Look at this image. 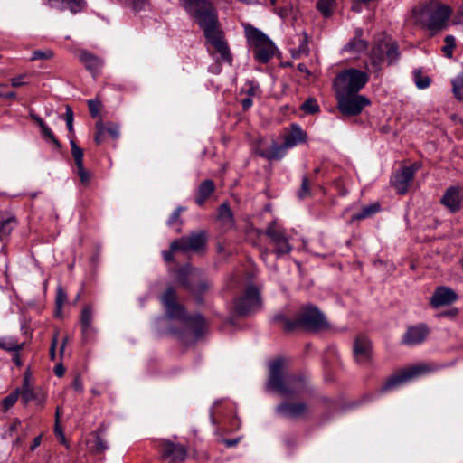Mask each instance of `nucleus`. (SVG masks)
<instances>
[{
    "label": "nucleus",
    "mask_w": 463,
    "mask_h": 463,
    "mask_svg": "<svg viewBox=\"0 0 463 463\" xmlns=\"http://www.w3.org/2000/svg\"><path fill=\"white\" fill-rule=\"evenodd\" d=\"M21 401L24 405H27L30 402H34L36 405L43 407L46 401V392L41 387H35L32 383V374L26 371L24 375L23 383L20 388Z\"/></svg>",
    "instance_id": "obj_12"
},
{
    "label": "nucleus",
    "mask_w": 463,
    "mask_h": 463,
    "mask_svg": "<svg viewBox=\"0 0 463 463\" xmlns=\"http://www.w3.org/2000/svg\"><path fill=\"white\" fill-rule=\"evenodd\" d=\"M181 6L203 29V33L219 25L216 8L208 0H180Z\"/></svg>",
    "instance_id": "obj_3"
},
{
    "label": "nucleus",
    "mask_w": 463,
    "mask_h": 463,
    "mask_svg": "<svg viewBox=\"0 0 463 463\" xmlns=\"http://www.w3.org/2000/svg\"><path fill=\"white\" fill-rule=\"evenodd\" d=\"M309 194H310V189H309L308 178L307 176H303L301 187L298 191V197L300 199H303V198L307 197Z\"/></svg>",
    "instance_id": "obj_44"
},
{
    "label": "nucleus",
    "mask_w": 463,
    "mask_h": 463,
    "mask_svg": "<svg viewBox=\"0 0 463 463\" xmlns=\"http://www.w3.org/2000/svg\"><path fill=\"white\" fill-rule=\"evenodd\" d=\"M31 118L38 124L39 127L43 126L44 124L43 120L36 114L31 112L30 113Z\"/></svg>",
    "instance_id": "obj_61"
},
{
    "label": "nucleus",
    "mask_w": 463,
    "mask_h": 463,
    "mask_svg": "<svg viewBox=\"0 0 463 463\" xmlns=\"http://www.w3.org/2000/svg\"><path fill=\"white\" fill-rule=\"evenodd\" d=\"M108 449V445L104 439H102L99 435L95 437V446L94 450L96 452H103Z\"/></svg>",
    "instance_id": "obj_50"
},
{
    "label": "nucleus",
    "mask_w": 463,
    "mask_h": 463,
    "mask_svg": "<svg viewBox=\"0 0 463 463\" xmlns=\"http://www.w3.org/2000/svg\"><path fill=\"white\" fill-rule=\"evenodd\" d=\"M67 301V295L66 293L64 292V290L61 288V287H59L57 288V292H56V299H55V303H56V316H60L61 314V309H62V306L63 304Z\"/></svg>",
    "instance_id": "obj_39"
},
{
    "label": "nucleus",
    "mask_w": 463,
    "mask_h": 463,
    "mask_svg": "<svg viewBox=\"0 0 463 463\" xmlns=\"http://www.w3.org/2000/svg\"><path fill=\"white\" fill-rule=\"evenodd\" d=\"M24 346V344H20L14 338H1L0 339V348L5 351H20Z\"/></svg>",
    "instance_id": "obj_34"
},
{
    "label": "nucleus",
    "mask_w": 463,
    "mask_h": 463,
    "mask_svg": "<svg viewBox=\"0 0 463 463\" xmlns=\"http://www.w3.org/2000/svg\"><path fill=\"white\" fill-rule=\"evenodd\" d=\"M26 74H21L17 77L12 78L10 80L11 86L14 88H19L26 85V82L23 80L24 78H26Z\"/></svg>",
    "instance_id": "obj_51"
},
{
    "label": "nucleus",
    "mask_w": 463,
    "mask_h": 463,
    "mask_svg": "<svg viewBox=\"0 0 463 463\" xmlns=\"http://www.w3.org/2000/svg\"><path fill=\"white\" fill-rule=\"evenodd\" d=\"M457 299L458 295L452 288L444 286L439 287L430 298V305L435 308H439L450 305Z\"/></svg>",
    "instance_id": "obj_20"
},
{
    "label": "nucleus",
    "mask_w": 463,
    "mask_h": 463,
    "mask_svg": "<svg viewBox=\"0 0 463 463\" xmlns=\"http://www.w3.org/2000/svg\"><path fill=\"white\" fill-rule=\"evenodd\" d=\"M265 234L270 239L277 257L289 254L292 251L293 247L289 242V236L286 230L276 222L268 225Z\"/></svg>",
    "instance_id": "obj_10"
},
{
    "label": "nucleus",
    "mask_w": 463,
    "mask_h": 463,
    "mask_svg": "<svg viewBox=\"0 0 463 463\" xmlns=\"http://www.w3.org/2000/svg\"><path fill=\"white\" fill-rule=\"evenodd\" d=\"M415 171L416 169L412 165L405 166L393 175L392 183L399 194H404L408 192L409 185L414 178Z\"/></svg>",
    "instance_id": "obj_19"
},
{
    "label": "nucleus",
    "mask_w": 463,
    "mask_h": 463,
    "mask_svg": "<svg viewBox=\"0 0 463 463\" xmlns=\"http://www.w3.org/2000/svg\"><path fill=\"white\" fill-rule=\"evenodd\" d=\"M261 307L260 289L255 286H248L244 294L235 300L234 308L238 315L245 316L257 311Z\"/></svg>",
    "instance_id": "obj_11"
},
{
    "label": "nucleus",
    "mask_w": 463,
    "mask_h": 463,
    "mask_svg": "<svg viewBox=\"0 0 463 463\" xmlns=\"http://www.w3.org/2000/svg\"><path fill=\"white\" fill-rule=\"evenodd\" d=\"M20 396V392L16 388L14 391H13L9 395H7L2 402L3 407L5 411H7L12 406L14 405V403L17 402L18 398Z\"/></svg>",
    "instance_id": "obj_40"
},
{
    "label": "nucleus",
    "mask_w": 463,
    "mask_h": 463,
    "mask_svg": "<svg viewBox=\"0 0 463 463\" xmlns=\"http://www.w3.org/2000/svg\"><path fill=\"white\" fill-rule=\"evenodd\" d=\"M443 366L434 364L420 363L411 365L391 376L382 386V392L394 390L407 382L431 373Z\"/></svg>",
    "instance_id": "obj_6"
},
{
    "label": "nucleus",
    "mask_w": 463,
    "mask_h": 463,
    "mask_svg": "<svg viewBox=\"0 0 463 463\" xmlns=\"http://www.w3.org/2000/svg\"><path fill=\"white\" fill-rule=\"evenodd\" d=\"M94 312L91 306H85L80 313V322L81 326V334L84 340H88L96 329L93 326Z\"/></svg>",
    "instance_id": "obj_22"
},
{
    "label": "nucleus",
    "mask_w": 463,
    "mask_h": 463,
    "mask_svg": "<svg viewBox=\"0 0 463 463\" xmlns=\"http://www.w3.org/2000/svg\"><path fill=\"white\" fill-rule=\"evenodd\" d=\"M445 45L442 47L444 55L448 58H451L453 55V50L456 46V40L452 35H447L444 39Z\"/></svg>",
    "instance_id": "obj_37"
},
{
    "label": "nucleus",
    "mask_w": 463,
    "mask_h": 463,
    "mask_svg": "<svg viewBox=\"0 0 463 463\" xmlns=\"http://www.w3.org/2000/svg\"><path fill=\"white\" fill-rule=\"evenodd\" d=\"M413 78L416 86L420 90L426 89L430 85V78L427 75H423L419 69L414 71Z\"/></svg>",
    "instance_id": "obj_35"
},
{
    "label": "nucleus",
    "mask_w": 463,
    "mask_h": 463,
    "mask_svg": "<svg viewBox=\"0 0 463 463\" xmlns=\"http://www.w3.org/2000/svg\"><path fill=\"white\" fill-rule=\"evenodd\" d=\"M252 104L253 102L250 97L245 98L241 100V106L244 110L249 109Z\"/></svg>",
    "instance_id": "obj_58"
},
{
    "label": "nucleus",
    "mask_w": 463,
    "mask_h": 463,
    "mask_svg": "<svg viewBox=\"0 0 463 463\" xmlns=\"http://www.w3.org/2000/svg\"><path fill=\"white\" fill-rule=\"evenodd\" d=\"M203 33L207 43H210L219 53L221 61L231 63L232 55L227 43L223 40V34L222 32L219 29V25L213 29L207 30Z\"/></svg>",
    "instance_id": "obj_15"
},
{
    "label": "nucleus",
    "mask_w": 463,
    "mask_h": 463,
    "mask_svg": "<svg viewBox=\"0 0 463 463\" xmlns=\"http://www.w3.org/2000/svg\"><path fill=\"white\" fill-rule=\"evenodd\" d=\"M184 211V208L183 207H177L173 213L172 214L170 215L168 221H167V224L169 226L176 223V222H180V215L182 213V212Z\"/></svg>",
    "instance_id": "obj_47"
},
{
    "label": "nucleus",
    "mask_w": 463,
    "mask_h": 463,
    "mask_svg": "<svg viewBox=\"0 0 463 463\" xmlns=\"http://www.w3.org/2000/svg\"><path fill=\"white\" fill-rule=\"evenodd\" d=\"M363 33V29L356 28L354 38L345 44L344 51L351 53H360L365 51L368 47V43L362 38Z\"/></svg>",
    "instance_id": "obj_24"
},
{
    "label": "nucleus",
    "mask_w": 463,
    "mask_h": 463,
    "mask_svg": "<svg viewBox=\"0 0 463 463\" xmlns=\"http://www.w3.org/2000/svg\"><path fill=\"white\" fill-rule=\"evenodd\" d=\"M353 354L358 364H365L370 361L372 356V344L365 335H360L355 338Z\"/></svg>",
    "instance_id": "obj_18"
},
{
    "label": "nucleus",
    "mask_w": 463,
    "mask_h": 463,
    "mask_svg": "<svg viewBox=\"0 0 463 463\" xmlns=\"http://www.w3.org/2000/svg\"><path fill=\"white\" fill-rule=\"evenodd\" d=\"M337 109L344 116H356L370 105V100L358 93H335Z\"/></svg>",
    "instance_id": "obj_9"
},
{
    "label": "nucleus",
    "mask_w": 463,
    "mask_h": 463,
    "mask_svg": "<svg viewBox=\"0 0 463 463\" xmlns=\"http://www.w3.org/2000/svg\"><path fill=\"white\" fill-rule=\"evenodd\" d=\"M88 107H89L90 113L93 118H96L99 116L100 107H101V104L99 100H95V99L88 100Z\"/></svg>",
    "instance_id": "obj_45"
},
{
    "label": "nucleus",
    "mask_w": 463,
    "mask_h": 463,
    "mask_svg": "<svg viewBox=\"0 0 463 463\" xmlns=\"http://www.w3.org/2000/svg\"><path fill=\"white\" fill-rule=\"evenodd\" d=\"M260 92L259 86L251 84L250 87L248 89L247 93L249 96H255Z\"/></svg>",
    "instance_id": "obj_59"
},
{
    "label": "nucleus",
    "mask_w": 463,
    "mask_h": 463,
    "mask_svg": "<svg viewBox=\"0 0 463 463\" xmlns=\"http://www.w3.org/2000/svg\"><path fill=\"white\" fill-rule=\"evenodd\" d=\"M42 134L43 137L47 139H49L55 146L60 147L61 145L58 141V139L53 135L52 129L44 123L43 126L40 127Z\"/></svg>",
    "instance_id": "obj_42"
},
{
    "label": "nucleus",
    "mask_w": 463,
    "mask_h": 463,
    "mask_svg": "<svg viewBox=\"0 0 463 463\" xmlns=\"http://www.w3.org/2000/svg\"><path fill=\"white\" fill-rule=\"evenodd\" d=\"M273 321L287 332H292L298 328L308 330H319L326 326V318L317 308L313 306L303 307L295 319H288L283 314H276Z\"/></svg>",
    "instance_id": "obj_2"
},
{
    "label": "nucleus",
    "mask_w": 463,
    "mask_h": 463,
    "mask_svg": "<svg viewBox=\"0 0 463 463\" xmlns=\"http://www.w3.org/2000/svg\"><path fill=\"white\" fill-rule=\"evenodd\" d=\"M430 329L425 324L408 326L402 335V342L405 345L413 346L422 344L428 337Z\"/></svg>",
    "instance_id": "obj_16"
},
{
    "label": "nucleus",
    "mask_w": 463,
    "mask_h": 463,
    "mask_svg": "<svg viewBox=\"0 0 463 463\" xmlns=\"http://www.w3.org/2000/svg\"><path fill=\"white\" fill-rule=\"evenodd\" d=\"M206 245V233L203 231L193 232L189 236L182 237L172 241L173 250H180L182 252L203 250Z\"/></svg>",
    "instance_id": "obj_13"
},
{
    "label": "nucleus",
    "mask_w": 463,
    "mask_h": 463,
    "mask_svg": "<svg viewBox=\"0 0 463 463\" xmlns=\"http://www.w3.org/2000/svg\"><path fill=\"white\" fill-rule=\"evenodd\" d=\"M451 14L447 5H439L436 8L426 7L420 12L417 22L421 23L433 35L446 27V23Z\"/></svg>",
    "instance_id": "obj_8"
},
{
    "label": "nucleus",
    "mask_w": 463,
    "mask_h": 463,
    "mask_svg": "<svg viewBox=\"0 0 463 463\" xmlns=\"http://www.w3.org/2000/svg\"><path fill=\"white\" fill-rule=\"evenodd\" d=\"M335 6V0H318L317 3V9L325 18L332 15Z\"/></svg>",
    "instance_id": "obj_33"
},
{
    "label": "nucleus",
    "mask_w": 463,
    "mask_h": 463,
    "mask_svg": "<svg viewBox=\"0 0 463 463\" xmlns=\"http://www.w3.org/2000/svg\"><path fill=\"white\" fill-rule=\"evenodd\" d=\"M64 119L66 121V125H67L68 130L70 132H72L73 131V112H72L71 109L69 106L66 107V112H65V115H64Z\"/></svg>",
    "instance_id": "obj_48"
},
{
    "label": "nucleus",
    "mask_w": 463,
    "mask_h": 463,
    "mask_svg": "<svg viewBox=\"0 0 463 463\" xmlns=\"http://www.w3.org/2000/svg\"><path fill=\"white\" fill-rule=\"evenodd\" d=\"M175 251H180V250H173L172 249V243H171L169 250H165V251L162 252V255H163V258H164L165 261H166V262L174 261V253Z\"/></svg>",
    "instance_id": "obj_53"
},
{
    "label": "nucleus",
    "mask_w": 463,
    "mask_h": 463,
    "mask_svg": "<svg viewBox=\"0 0 463 463\" xmlns=\"http://www.w3.org/2000/svg\"><path fill=\"white\" fill-rule=\"evenodd\" d=\"M64 372L65 370L62 365L60 364L55 367V374L57 376L61 377L64 374Z\"/></svg>",
    "instance_id": "obj_63"
},
{
    "label": "nucleus",
    "mask_w": 463,
    "mask_h": 463,
    "mask_svg": "<svg viewBox=\"0 0 463 463\" xmlns=\"http://www.w3.org/2000/svg\"><path fill=\"white\" fill-rule=\"evenodd\" d=\"M71 146V155L73 156L75 165H76V174L79 176L80 183L87 186L90 184L91 180V173L85 169L83 165V150L80 148L74 140H71L70 142Z\"/></svg>",
    "instance_id": "obj_17"
},
{
    "label": "nucleus",
    "mask_w": 463,
    "mask_h": 463,
    "mask_svg": "<svg viewBox=\"0 0 463 463\" xmlns=\"http://www.w3.org/2000/svg\"><path fill=\"white\" fill-rule=\"evenodd\" d=\"M369 74L354 68H348L337 73L333 81L335 93H359L368 83Z\"/></svg>",
    "instance_id": "obj_5"
},
{
    "label": "nucleus",
    "mask_w": 463,
    "mask_h": 463,
    "mask_svg": "<svg viewBox=\"0 0 463 463\" xmlns=\"http://www.w3.org/2000/svg\"><path fill=\"white\" fill-rule=\"evenodd\" d=\"M307 141V133L297 124L291 125L290 131L284 137L287 148L298 146Z\"/></svg>",
    "instance_id": "obj_23"
},
{
    "label": "nucleus",
    "mask_w": 463,
    "mask_h": 463,
    "mask_svg": "<svg viewBox=\"0 0 463 463\" xmlns=\"http://www.w3.org/2000/svg\"><path fill=\"white\" fill-rule=\"evenodd\" d=\"M380 211V204L378 203H373L372 204L366 205L363 207V209L358 213L352 216V221L355 220H363L367 217L373 215L374 213Z\"/></svg>",
    "instance_id": "obj_32"
},
{
    "label": "nucleus",
    "mask_w": 463,
    "mask_h": 463,
    "mask_svg": "<svg viewBox=\"0 0 463 463\" xmlns=\"http://www.w3.org/2000/svg\"><path fill=\"white\" fill-rule=\"evenodd\" d=\"M126 4L131 5L134 9H142L146 0H124Z\"/></svg>",
    "instance_id": "obj_54"
},
{
    "label": "nucleus",
    "mask_w": 463,
    "mask_h": 463,
    "mask_svg": "<svg viewBox=\"0 0 463 463\" xmlns=\"http://www.w3.org/2000/svg\"><path fill=\"white\" fill-rule=\"evenodd\" d=\"M387 49V42H382L373 47L370 54L373 65L379 66L384 61Z\"/></svg>",
    "instance_id": "obj_29"
},
{
    "label": "nucleus",
    "mask_w": 463,
    "mask_h": 463,
    "mask_svg": "<svg viewBox=\"0 0 463 463\" xmlns=\"http://www.w3.org/2000/svg\"><path fill=\"white\" fill-rule=\"evenodd\" d=\"M105 131L107 136L111 137L113 139L119 137V126L115 123H108L105 125Z\"/></svg>",
    "instance_id": "obj_43"
},
{
    "label": "nucleus",
    "mask_w": 463,
    "mask_h": 463,
    "mask_svg": "<svg viewBox=\"0 0 463 463\" xmlns=\"http://www.w3.org/2000/svg\"><path fill=\"white\" fill-rule=\"evenodd\" d=\"M244 29L246 38L253 47L255 59L262 63H267L274 55L273 43L260 30L250 24L245 25Z\"/></svg>",
    "instance_id": "obj_7"
},
{
    "label": "nucleus",
    "mask_w": 463,
    "mask_h": 463,
    "mask_svg": "<svg viewBox=\"0 0 463 463\" xmlns=\"http://www.w3.org/2000/svg\"><path fill=\"white\" fill-rule=\"evenodd\" d=\"M223 442L226 445V447L232 448V447H235L238 444L239 439H224Z\"/></svg>",
    "instance_id": "obj_62"
},
{
    "label": "nucleus",
    "mask_w": 463,
    "mask_h": 463,
    "mask_svg": "<svg viewBox=\"0 0 463 463\" xmlns=\"http://www.w3.org/2000/svg\"><path fill=\"white\" fill-rule=\"evenodd\" d=\"M17 221L15 216L9 215L6 217L0 218V239H3L12 232V231L16 227Z\"/></svg>",
    "instance_id": "obj_30"
},
{
    "label": "nucleus",
    "mask_w": 463,
    "mask_h": 463,
    "mask_svg": "<svg viewBox=\"0 0 463 463\" xmlns=\"http://www.w3.org/2000/svg\"><path fill=\"white\" fill-rule=\"evenodd\" d=\"M57 343H58V334L56 333L52 337V345L50 347V357L52 360H55V355H56L55 349H56Z\"/></svg>",
    "instance_id": "obj_55"
},
{
    "label": "nucleus",
    "mask_w": 463,
    "mask_h": 463,
    "mask_svg": "<svg viewBox=\"0 0 463 463\" xmlns=\"http://www.w3.org/2000/svg\"><path fill=\"white\" fill-rule=\"evenodd\" d=\"M219 220L222 222V224L227 227H232L233 225V214L227 203H222L219 208Z\"/></svg>",
    "instance_id": "obj_31"
},
{
    "label": "nucleus",
    "mask_w": 463,
    "mask_h": 463,
    "mask_svg": "<svg viewBox=\"0 0 463 463\" xmlns=\"http://www.w3.org/2000/svg\"><path fill=\"white\" fill-rule=\"evenodd\" d=\"M333 184L335 186V188L338 190L339 194L342 196L347 194L348 191H347V189L345 188V186L343 184V180L341 177L334 180Z\"/></svg>",
    "instance_id": "obj_52"
},
{
    "label": "nucleus",
    "mask_w": 463,
    "mask_h": 463,
    "mask_svg": "<svg viewBox=\"0 0 463 463\" xmlns=\"http://www.w3.org/2000/svg\"><path fill=\"white\" fill-rule=\"evenodd\" d=\"M55 429H54V431H55V434L57 437H60V436H62L63 435V432L59 425V417H60V409L57 408L56 410V413H55Z\"/></svg>",
    "instance_id": "obj_56"
},
{
    "label": "nucleus",
    "mask_w": 463,
    "mask_h": 463,
    "mask_svg": "<svg viewBox=\"0 0 463 463\" xmlns=\"http://www.w3.org/2000/svg\"><path fill=\"white\" fill-rule=\"evenodd\" d=\"M285 149H287V147L284 143L280 146L273 143L269 148L262 150L260 156L268 160L281 159L285 155Z\"/></svg>",
    "instance_id": "obj_28"
},
{
    "label": "nucleus",
    "mask_w": 463,
    "mask_h": 463,
    "mask_svg": "<svg viewBox=\"0 0 463 463\" xmlns=\"http://www.w3.org/2000/svg\"><path fill=\"white\" fill-rule=\"evenodd\" d=\"M385 58L389 64H392L399 58L398 45L395 43H388V49L385 52Z\"/></svg>",
    "instance_id": "obj_36"
},
{
    "label": "nucleus",
    "mask_w": 463,
    "mask_h": 463,
    "mask_svg": "<svg viewBox=\"0 0 463 463\" xmlns=\"http://www.w3.org/2000/svg\"><path fill=\"white\" fill-rule=\"evenodd\" d=\"M41 441H42V435H39V436H37L36 438H34V439H33V444H32V446H31L30 449H31L32 451H33L37 447H39V446H40Z\"/></svg>",
    "instance_id": "obj_60"
},
{
    "label": "nucleus",
    "mask_w": 463,
    "mask_h": 463,
    "mask_svg": "<svg viewBox=\"0 0 463 463\" xmlns=\"http://www.w3.org/2000/svg\"><path fill=\"white\" fill-rule=\"evenodd\" d=\"M80 60L85 65L86 69L94 76L99 73L100 69L103 66L101 59L85 51L80 52Z\"/></svg>",
    "instance_id": "obj_26"
},
{
    "label": "nucleus",
    "mask_w": 463,
    "mask_h": 463,
    "mask_svg": "<svg viewBox=\"0 0 463 463\" xmlns=\"http://www.w3.org/2000/svg\"><path fill=\"white\" fill-rule=\"evenodd\" d=\"M461 189L458 186L449 187L441 198V203L451 213H456L461 208Z\"/></svg>",
    "instance_id": "obj_21"
},
{
    "label": "nucleus",
    "mask_w": 463,
    "mask_h": 463,
    "mask_svg": "<svg viewBox=\"0 0 463 463\" xmlns=\"http://www.w3.org/2000/svg\"><path fill=\"white\" fill-rule=\"evenodd\" d=\"M187 273H188V271H187V268H182V269H180L178 270V277H177V279H178V281H179V283H180L181 285H183L184 287H185V288H187L191 289V288H190V286H189V284H188V282H187V278H186V277H187Z\"/></svg>",
    "instance_id": "obj_49"
},
{
    "label": "nucleus",
    "mask_w": 463,
    "mask_h": 463,
    "mask_svg": "<svg viewBox=\"0 0 463 463\" xmlns=\"http://www.w3.org/2000/svg\"><path fill=\"white\" fill-rule=\"evenodd\" d=\"M106 137L107 134L105 131V125L101 120H99L96 123V135L94 140L96 144L99 145L105 141Z\"/></svg>",
    "instance_id": "obj_41"
},
{
    "label": "nucleus",
    "mask_w": 463,
    "mask_h": 463,
    "mask_svg": "<svg viewBox=\"0 0 463 463\" xmlns=\"http://www.w3.org/2000/svg\"><path fill=\"white\" fill-rule=\"evenodd\" d=\"M301 109L307 114H315L320 110L319 105L313 98L307 99L302 105Z\"/></svg>",
    "instance_id": "obj_38"
},
{
    "label": "nucleus",
    "mask_w": 463,
    "mask_h": 463,
    "mask_svg": "<svg viewBox=\"0 0 463 463\" xmlns=\"http://www.w3.org/2000/svg\"><path fill=\"white\" fill-rule=\"evenodd\" d=\"M214 190L215 184L213 181L210 179L203 181L198 186L195 203L199 206H203L206 200L213 194Z\"/></svg>",
    "instance_id": "obj_27"
},
{
    "label": "nucleus",
    "mask_w": 463,
    "mask_h": 463,
    "mask_svg": "<svg viewBox=\"0 0 463 463\" xmlns=\"http://www.w3.org/2000/svg\"><path fill=\"white\" fill-rule=\"evenodd\" d=\"M163 455L172 460H184L186 457V450L183 445L175 444L170 441L163 443Z\"/></svg>",
    "instance_id": "obj_25"
},
{
    "label": "nucleus",
    "mask_w": 463,
    "mask_h": 463,
    "mask_svg": "<svg viewBox=\"0 0 463 463\" xmlns=\"http://www.w3.org/2000/svg\"><path fill=\"white\" fill-rule=\"evenodd\" d=\"M298 70L300 71V72H304L306 73L307 75H309L310 74V71H308L307 67L304 64V63H299L298 65Z\"/></svg>",
    "instance_id": "obj_64"
},
{
    "label": "nucleus",
    "mask_w": 463,
    "mask_h": 463,
    "mask_svg": "<svg viewBox=\"0 0 463 463\" xmlns=\"http://www.w3.org/2000/svg\"><path fill=\"white\" fill-rule=\"evenodd\" d=\"M269 368L267 390L275 392L285 398L298 397L307 390V383L305 377L286 373L283 358L279 357L271 361Z\"/></svg>",
    "instance_id": "obj_1"
},
{
    "label": "nucleus",
    "mask_w": 463,
    "mask_h": 463,
    "mask_svg": "<svg viewBox=\"0 0 463 463\" xmlns=\"http://www.w3.org/2000/svg\"><path fill=\"white\" fill-rule=\"evenodd\" d=\"M52 57V51H35L33 52V55L31 57V61H36V60H48Z\"/></svg>",
    "instance_id": "obj_46"
},
{
    "label": "nucleus",
    "mask_w": 463,
    "mask_h": 463,
    "mask_svg": "<svg viewBox=\"0 0 463 463\" xmlns=\"http://www.w3.org/2000/svg\"><path fill=\"white\" fill-rule=\"evenodd\" d=\"M161 301L168 317L182 320L193 326L194 333L200 336L205 327L204 318L200 315L186 316L184 307L176 302V293L173 288H168L161 297Z\"/></svg>",
    "instance_id": "obj_4"
},
{
    "label": "nucleus",
    "mask_w": 463,
    "mask_h": 463,
    "mask_svg": "<svg viewBox=\"0 0 463 463\" xmlns=\"http://www.w3.org/2000/svg\"><path fill=\"white\" fill-rule=\"evenodd\" d=\"M278 415L287 419H304L310 413L308 404L302 401L282 402L275 408Z\"/></svg>",
    "instance_id": "obj_14"
},
{
    "label": "nucleus",
    "mask_w": 463,
    "mask_h": 463,
    "mask_svg": "<svg viewBox=\"0 0 463 463\" xmlns=\"http://www.w3.org/2000/svg\"><path fill=\"white\" fill-rule=\"evenodd\" d=\"M72 387L77 392H81L83 391V384L80 377H75L72 382Z\"/></svg>",
    "instance_id": "obj_57"
}]
</instances>
